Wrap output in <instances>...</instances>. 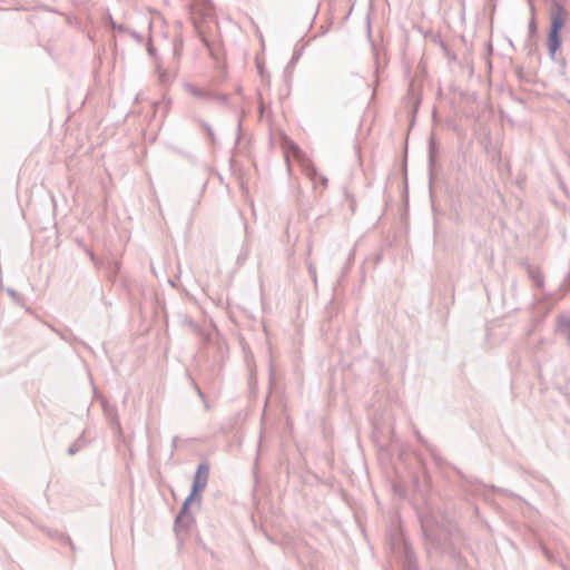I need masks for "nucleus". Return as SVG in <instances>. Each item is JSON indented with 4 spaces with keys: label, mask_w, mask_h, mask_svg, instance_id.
Wrapping results in <instances>:
<instances>
[{
    "label": "nucleus",
    "mask_w": 570,
    "mask_h": 570,
    "mask_svg": "<svg viewBox=\"0 0 570 570\" xmlns=\"http://www.w3.org/2000/svg\"><path fill=\"white\" fill-rule=\"evenodd\" d=\"M209 475V469L206 464H200L197 469V472L195 474L194 484H193V492L191 495L185 501L183 511L177 517L176 523L179 531L186 530L183 524L190 520V515L187 512V505L191 501L193 497L197 493L202 492L207 484Z\"/></svg>",
    "instance_id": "1"
},
{
    "label": "nucleus",
    "mask_w": 570,
    "mask_h": 570,
    "mask_svg": "<svg viewBox=\"0 0 570 570\" xmlns=\"http://www.w3.org/2000/svg\"><path fill=\"white\" fill-rule=\"evenodd\" d=\"M564 26V11L560 6H554L551 11V29L549 32L548 48L553 57L560 47V31Z\"/></svg>",
    "instance_id": "2"
},
{
    "label": "nucleus",
    "mask_w": 570,
    "mask_h": 570,
    "mask_svg": "<svg viewBox=\"0 0 570 570\" xmlns=\"http://www.w3.org/2000/svg\"><path fill=\"white\" fill-rule=\"evenodd\" d=\"M305 174H306L311 179H314V177H315V175H316L315 169H314L312 166H309V165H307V166L305 167Z\"/></svg>",
    "instance_id": "3"
},
{
    "label": "nucleus",
    "mask_w": 570,
    "mask_h": 570,
    "mask_svg": "<svg viewBox=\"0 0 570 570\" xmlns=\"http://www.w3.org/2000/svg\"><path fill=\"white\" fill-rule=\"evenodd\" d=\"M321 181H322L323 186L326 185V179L324 177L321 178Z\"/></svg>",
    "instance_id": "4"
}]
</instances>
